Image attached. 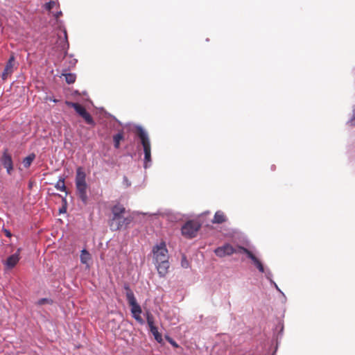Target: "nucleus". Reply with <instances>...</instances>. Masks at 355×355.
I'll return each mask as SVG.
<instances>
[{
    "label": "nucleus",
    "mask_w": 355,
    "mask_h": 355,
    "mask_svg": "<svg viewBox=\"0 0 355 355\" xmlns=\"http://www.w3.org/2000/svg\"><path fill=\"white\" fill-rule=\"evenodd\" d=\"M135 130L138 132V139L144 151V168L147 169L152 165L150 141L147 131L141 125H135Z\"/></svg>",
    "instance_id": "f257e3e1"
},
{
    "label": "nucleus",
    "mask_w": 355,
    "mask_h": 355,
    "mask_svg": "<svg viewBox=\"0 0 355 355\" xmlns=\"http://www.w3.org/2000/svg\"><path fill=\"white\" fill-rule=\"evenodd\" d=\"M124 290H125L126 300L129 306H130V312L132 317L141 325L145 324V320L141 317L142 309L140 304L137 302V300L135 296L133 291L131 290L130 285L128 283H125L123 286Z\"/></svg>",
    "instance_id": "f03ea898"
},
{
    "label": "nucleus",
    "mask_w": 355,
    "mask_h": 355,
    "mask_svg": "<svg viewBox=\"0 0 355 355\" xmlns=\"http://www.w3.org/2000/svg\"><path fill=\"white\" fill-rule=\"evenodd\" d=\"M65 104L70 107L73 108L75 112L78 115L82 117L85 123L92 127L96 126V123L93 119L92 116L89 114V112L86 110V108L77 103L72 101H66Z\"/></svg>",
    "instance_id": "7ed1b4c3"
},
{
    "label": "nucleus",
    "mask_w": 355,
    "mask_h": 355,
    "mask_svg": "<svg viewBox=\"0 0 355 355\" xmlns=\"http://www.w3.org/2000/svg\"><path fill=\"white\" fill-rule=\"evenodd\" d=\"M245 258L251 261V263L255 267L259 272L265 271V267L259 257L258 252L254 249L252 250L249 241L245 239Z\"/></svg>",
    "instance_id": "20e7f679"
},
{
    "label": "nucleus",
    "mask_w": 355,
    "mask_h": 355,
    "mask_svg": "<svg viewBox=\"0 0 355 355\" xmlns=\"http://www.w3.org/2000/svg\"><path fill=\"white\" fill-rule=\"evenodd\" d=\"M0 165L6 170L7 175H12L15 171V164L9 149L3 148L0 155Z\"/></svg>",
    "instance_id": "39448f33"
},
{
    "label": "nucleus",
    "mask_w": 355,
    "mask_h": 355,
    "mask_svg": "<svg viewBox=\"0 0 355 355\" xmlns=\"http://www.w3.org/2000/svg\"><path fill=\"white\" fill-rule=\"evenodd\" d=\"M214 252L217 257L222 258L234 253L244 254V246L239 245L237 248H234L231 244L225 243L217 247Z\"/></svg>",
    "instance_id": "423d86ee"
},
{
    "label": "nucleus",
    "mask_w": 355,
    "mask_h": 355,
    "mask_svg": "<svg viewBox=\"0 0 355 355\" xmlns=\"http://www.w3.org/2000/svg\"><path fill=\"white\" fill-rule=\"evenodd\" d=\"M201 225L198 222L188 220L181 227L182 234L189 239H193L196 236L197 232L200 229Z\"/></svg>",
    "instance_id": "0eeeda50"
},
{
    "label": "nucleus",
    "mask_w": 355,
    "mask_h": 355,
    "mask_svg": "<svg viewBox=\"0 0 355 355\" xmlns=\"http://www.w3.org/2000/svg\"><path fill=\"white\" fill-rule=\"evenodd\" d=\"M153 261L168 259V251L165 241L155 244L152 249Z\"/></svg>",
    "instance_id": "6e6552de"
},
{
    "label": "nucleus",
    "mask_w": 355,
    "mask_h": 355,
    "mask_svg": "<svg viewBox=\"0 0 355 355\" xmlns=\"http://www.w3.org/2000/svg\"><path fill=\"white\" fill-rule=\"evenodd\" d=\"M21 248H18L16 252L9 255L6 259L2 260L1 262L6 270H11L17 265L21 259Z\"/></svg>",
    "instance_id": "1a4fd4ad"
},
{
    "label": "nucleus",
    "mask_w": 355,
    "mask_h": 355,
    "mask_svg": "<svg viewBox=\"0 0 355 355\" xmlns=\"http://www.w3.org/2000/svg\"><path fill=\"white\" fill-rule=\"evenodd\" d=\"M132 220L133 217L131 216L126 217L122 216L121 220H116L115 222H108V224L110 230L112 232H115L121 230H127Z\"/></svg>",
    "instance_id": "9d476101"
},
{
    "label": "nucleus",
    "mask_w": 355,
    "mask_h": 355,
    "mask_svg": "<svg viewBox=\"0 0 355 355\" xmlns=\"http://www.w3.org/2000/svg\"><path fill=\"white\" fill-rule=\"evenodd\" d=\"M76 191L78 198L84 205H87L89 201L87 196L88 184L86 181L75 182Z\"/></svg>",
    "instance_id": "9b49d317"
},
{
    "label": "nucleus",
    "mask_w": 355,
    "mask_h": 355,
    "mask_svg": "<svg viewBox=\"0 0 355 355\" xmlns=\"http://www.w3.org/2000/svg\"><path fill=\"white\" fill-rule=\"evenodd\" d=\"M159 277H164L168 272L170 263L168 259L153 261Z\"/></svg>",
    "instance_id": "f8f14e48"
},
{
    "label": "nucleus",
    "mask_w": 355,
    "mask_h": 355,
    "mask_svg": "<svg viewBox=\"0 0 355 355\" xmlns=\"http://www.w3.org/2000/svg\"><path fill=\"white\" fill-rule=\"evenodd\" d=\"M284 325L282 320L278 319L277 322L273 329V339L276 341V345H279L284 334Z\"/></svg>",
    "instance_id": "ddd939ff"
},
{
    "label": "nucleus",
    "mask_w": 355,
    "mask_h": 355,
    "mask_svg": "<svg viewBox=\"0 0 355 355\" xmlns=\"http://www.w3.org/2000/svg\"><path fill=\"white\" fill-rule=\"evenodd\" d=\"M111 211L112 217L109 220V222H115L116 220H121V218L123 216V214L125 212V208L123 205L117 204L112 207Z\"/></svg>",
    "instance_id": "4468645a"
},
{
    "label": "nucleus",
    "mask_w": 355,
    "mask_h": 355,
    "mask_svg": "<svg viewBox=\"0 0 355 355\" xmlns=\"http://www.w3.org/2000/svg\"><path fill=\"white\" fill-rule=\"evenodd\" d=\"M15 61V57L13 54H12L8 61L6 63L4 69L1 73L2 80H5L7 79L9 74L12 73L13 69V63Z\"/></svg>",
    "instance_id": "2eb2a0df"
},
{
    "label": "nucleus",
    "mask_w": 355,
    "mask_h": 355,
    "mask_svg": "<svg viewBox=\"0 0 355 355\" xmlns=\"http://www.w3.org/2000/svg\"><path fill=\"white\" fill-rule=\"evenodd\" d=\"M58 46L60 50H67L69 49V42L68 39V34L67 30H64V35L62 37L60 35H58Z\"/></svg>",
    "instance_id": "dca6fc26"
},
{
    "label": "nucleus",
    "mask_w": 355,
    "mask_h": 355,
    "mask_svg": "<svg viewBox=\"0 0 355 355\" xmlns=\"http://www.w3.org/2000/svg\"><path fill=\"white\" fill-rule=\"evenodd\" d=\"M149 331L153 334L154 339L160 345L164 344L162 335L159 332L158 328L155 326V323L148 325Z\"/></svg>",
    "instance_id": "f3484780"
},
{
    "label": "nucleus",
    "mask_w": 355,
    "mask_h": 355,
    "mask_svg": "<svg viewBox=\"0 0 355 355\" xmlns=\"http://www.w3.org/2000/svg\"><path fill=\"white\" fill-rule=\"evenodd\" d=\"M69 70H67L66 68L62 69L61 76L64 77L65 82L69 84H73L76 82V74L75 73L69 72Z\"/></svg>",
    "instance_id": "a211bd4d"
},
{
    "label": "nucleus",
    "mask_w": 355,
    "mask_h": 355,
    "mask_svg": "<svg viewBox=\"0 0 355 355\" xmlns=\"http://www.w3.org/2000/svg\"><path fill=\"white\" fill-rule=\"evenodd\" d=\"M227 220V218L225 214L222 211L218 210L214 214V218L211 220V223L214 224H222Z\"/></svg>",
    "instance_id": "6ab92c4d"
},
{
    "label": "nucleus",
    "mask_w": 355,
    "mask_h": 355,
    "mask_svg": "<svg viewBox=\"0 0 355 355\" xmlns=\"http://www.w3.org/2000/svg\"><path fill=\"white\" fill-rule=\"evenodd\" d=\"M123 140H124V132L123 129H121L116 134L113 135L114 147L116 149L119 148L120 143Z\"/></svg>",
    "instance_id": "aec40b11"
},
{
    "label": "nucleus",
    "mask_w": 355,
    "mask_h": 355,
    "mask_svg": "<svg viewBox=\"0 0 355 355\" xmlns=\"http://www.w3.org/2000/svg\"><path fill=\"white\" fill-rule=\"evenodd\" d=\"M91 259H92V257H91L89 252L86 248H84L80 251V263L86 265L87 267H89V261Z\"/></svg>",
    "instance_id": "412c9836"
},
{
    "label": "nucleus",
    "mask_w": 355,
    "mask_h": 355,
    "mask_svg": "<svg viewBox=\"0 0 355 355\" xmlns=\"http://www.w3.org/2000/svg\"><path fill=\"white\" fill-rule=\"evenodd\" d=\"M64 180L65 177L62 175L60 176L58 182L55 184V188L60 191L65 192L66 196H67L69 191L67 189V187L64 184Z\"/></svg>",
    "instance_id": "4be33fe9"
},
{
    "label": "nucleus",
    "mask_w": 355,
    "mask_h": 355,
    "mask_svg": "<svg viewBox=\"0 0 355 355\" xmlns=\"http://www.w3.org/2000/svg\"><path fill=\"white\" fill-rule=\"evenodd\" d=\"M86 181V173L82 166L76 168L75 182Z\"/></svg>",
    "instance_id": "5701e85b"
},
{
    "label": "nucleus",
    "mask_w": 355,
    "mask_h": 355,
    "mask_svg": "<svg viewBox=\"0 0 355 355\" xmlns=\"http://www.w3.org/2000/svg\"><path fill=\"white\" fill-rule=\"evenodd\" d=\"M36 157V155L34 153L28 154L26 157L22 159V164L25 168H28Z\"/></svg>",
    "instance_id": "b1692460"
},
{
    "label": "nucleus",
    "mask_w": 355,
    "mask_h": 355,
    "mask_svg": "<svg viewBox=\"0 0 355 355\" xmlns=\"http://www.w3.org/2000/svg\"><path fill=\"white\" fill-rule=\"evenodd\" d=\"M53 303H54V301L53 299L49 298V297H42V298L39 299L35 302V305L37 306H41L44 304L52 305Z\"/></svg>",
    "instance_id": "393cba45"
},
{
    "label": "nucleus",
    "mask_w": 355,
    "mask_h": 355,
    "mask_svg": "<svg viewBox=\"0 0 355 355\" xmlns=\"http://www.w3.org/2000/svg\"><path fill=\"white\" fill-rule=\"evenodd\" d=\"M69 58V60H67L64 63V68H66L67 70H71V69H73L78 62V60L76 58H74V57Z\"/></svg>",
    "instance_id": "a878e982"
},
{
    "label": "nucleus",
    "mask_w": 355,
    "mask_h": 355,
    "mask_svg": "<svg viewBox=\"0 0 355 355\" xmlns=\"http://www.w3.org/2000/svg\"><path fill=\"white\" fill-rule=\"evenodd\" d=\"M144 315L146 317V322H147L148 326L151 324L155 323L154 316H153V315L152 314V313L149 310H146L144 312Z\"/></svg>",
    "instance_id": "bb28decb"
},
{
    "label": "nucleus",
    "mask_w": 355,
    "mask_h": 355,
    "mask_svg": "<svg viewBox=\"0 0 355 355\" xmlns=\"http://www.w3.org/2000/svg\"><path fill=\"white\" fill-rule=\"evenodd\" d=\"M169 220L171 221H178L182 220V216L180 213L168 212L167 214Z\"/></svg>",
    "instance_id": "cd10ccee"
},
{
    "label": "nucleus",
    "mask_w": 355,
    "mask_h": 355,
    "mask_svg": "<svg viewBox=\"0 0 355 355\" xmlns=\"http://www.w3.org/2000/svg\"><path fill=\"white\" fill-rule=\"evenodd\" d=\"M166 340L174 348H180V345L168 334L164 336Z\"/></svg>",
    "instance_id": "c85d7f7f"
},
{
    "label": "nucleus",
    "mask_w": 355,
    "mask_h": 355,
    "mask_svg": "<svg viewBox=\"0 0 355 355\" xmlns=\"http://www.w3.org/2000/svg\"><path fill=\"white\" fill-rule=\"evenodd\" d=\"M263 273L265 274V277L269 281L270 283L271 282V281H274L272 279L273 274L270 268H265V271Z\"/></svg>",
    "instance_id": "c756f323"
},
{
    "label": "nucleus",
    "mask_w": 355,
    "mask_h": 355,
    "mask_svg": "<svg viewBox=\"0 0 355 355\" xmlns=\"http://www.w3.org/2000/svg\"><path fill=\"white\" fill-rule=\"evenodd\" d=\"M55 6V1L53 0H49L48 2L45 3V4L43 6V8L47 11H51Z\"/></svg>",
    "instance_id": "7c9ffc66"
},
{
    "label": "nucleus",
    "mask_w": 355,
    "mask_h": 355,
    "mask_svg": "<svg viewBox=\"0 0 355 355\" xmlns=\"http://www.w3.org/2000/svg\"><path fill=\"white\" fill-rule=\"evenodd\" d=\"M52 195L62 198V205L67 207V196H62L61 194L58 193H52Z\"/></svg>",
    "instance_id": "2f4dec72"
},
{
    "label": "nucleus",
    "mask_w": 355,
    "mask_h": 355,
    "mask_svg": "<svg viewBox=\"0 0 355 355\" xmlns=\"http://www.w3.org/2000/svg\"><path fill=\"white\" fill-rule=\"evenodd\" d=\"M347 123L352 126L355 125V105L352 108V116L349 119Z\"/></svg>",
    "instance_id": "473e14b6"
},
{
    "label": "nucleus",
    "mask_w": 355,
    "mask_h": 355,
    "mask_svg": "<svg viewBox=\"0 0 355 355\" xmlns=\"http://www.w3.org/2000/svg\"><path fill=\"white\" fill-rule=\"evenodd\" d=\"M105 115L106 116H107V117H110V118L112 119H113L114 121H116V122L119 125H121V126H123V123H122L121 121H119V119H118L115 116H114L113 114H110V113H109V112H105Z\"/></svg>",
    "instance_id": "72a5a7b5"
},
{
    "label": "nucleus",
    "mask_w": 355,
    "mask_h": 355,
    "mask_svg": "<svg viewBox=\"0 0 355 355\" xmlns=\"http://www.w3.org/2000/svg\"><path fill=\"white\" fill-rule=\"evenodd\" d=\"M181 266L184 268H188L189 267V263L184 255L182 258Z\"/></svg>",
    "instance_id": "f704fd0d"
},
{
    "label": "nucleus",
    "mask_w": 355,
    "mask_h": 355,
    "mask_svg": "<svg viewBox=\"0 0 355 355\" xmlns=\"http://www.w3.org/2000/svg\"><path fill=\"white\" fill-rule=\"evenodd\" d=\"M57 23L58 24V29L60 30L64 33V30H67L64 25V21L62 20H58Z\"/></svg>",
    "instance_id": "c9c22d12"
},
{
    "label": "nucleus",
    "mask_w": 355,
    "mask_h": 355,
    "mask_svg": "<svg viewBox=\"0 0 355 355\" xmlns=\"http://www.w3.org/2000/svg\"><path fill=\"white\" fill-rule=\"evenodd\" d=\"M123 184L127 188L131 186V182L127 178V176L124 175L123 178Z\"/></svg>",
    "instance_id": "e433bc0d"
},
{
    "label": "nucleus",
    "mask_w": 355,
    "mask_h": 355,
    "mask_svg": "<svg viewBox=\"0 0 355 355\" xmlns=\"http://www.w3.org/2000/svg\"><path fill=\"white\" fill-rule=\"evenodd\" d=\"M68 51H69V49L60 50V51H62V53L63 54V59L67 58V57H69V58H73L74 57V55L73 53H69Z\"/></svg>",
    "instance_id": "4c0bfd02"
},
{
    "label": "nucleus",
    "mask_w": 355,
    "mask_h": 355,
    "mask_svg": "<svg viewBox=\"0 0 355 355\" xmlns=\"http://www.w3.org/2000/svg\"><path fill=\"white\" fill-rule=\"evenodd\" d=\"M2 232L4 233L5 236L8 238H11L12 236L11 232L8 229L5 228L4 226L2 227Z\"/></svg>",
    "instance_id": "58836bf2"
},
{
    "label": "nucleus",
    "mask_w": 355,
    "mask_h": 355,
    "mask_svg": "<svg viewBox=\"0 0 355 355\" xmlns=\"http://www.w3.org/2000/svg\"><path fill=\"white\" fill-rule=\"evenodd\" d=\"M270 284L272 287L275 288L277 292L282 293V291L279 288L278 285L274 281H271Z\"/></svg>",
    "instance_id": "ea45409f"
},
{
    "label": "nucleus",
    "mask_w": 355,
    "mask_h": 355,
    "mask_svg": "<svg viewBox=\"0 0 355 355\" xmlns=\"http://www.w3.org/2000/svg\"><path fill=\"white\" fill-rule=\"evenodd\" d=\"M67 207L66 206H64V205H62L59 209H58V212L60 214H66L67 213Z\"/></svg>",
    "instance_id": "a19ab883"
},
{
    "label": "nucleus",
    "mask_w": 355,
    "mask_h": 355,
    "mask_svg": "<svg viewBox=\"0 0 355 355\" xmlns=\"http://www.w3.org/2000/svg\"><path fill=\"white\" fill-rule=\"evenodd\" d=\"M62 15V10L57 11L55 13L53 14V17L58 21V20H60L58 18Z\"/></svg>",
    "instance_id": "79ce46f5"
},
{
    "label": "nucleus",
    "mask_w": 355,
    "mask_h": 355,
    "mask_svg": "<svg viewBox=\"0 0 355 355\" xmlns=\"http://www.w3.org/2000/svg\"><path fill=\"white\" fill-rule=\"evenodd\" d=\"M45 99L46 101H49L53 102L55 103H57L59 102V101L58 99L55 98L53 96H47Z\"/></svg>",
    "instance_id": "37998d69"
},
{
    "label": "nucleus",
    "mask_w": 355,
    "mask_h": 355,
    "mask_svg": "<svg viewBox=\"0 0 355 355\" xmlns=\"http://www.w3.org/2000/svg\"><path fill=\"white\" fill-rule=\"evenodd\" d=\"M279 293L282 295V302L286 303V302L287 300L286 296L285 295V294L284 293L283 291H282V293Z\"/></svg>",
    "instance_id": "c03bdc74"
},
{
    "label": "nucleus",
    "mask_w": 355,
    "mask_h": 355,
    "mask_svg": "<svg viewBox=\"0 0 355 355\" xmlns=\"http://www.w3.org/2000/svg\"><path fill=\"white\" fill-rule=\"evenodd\" d=\"M72 94L74 96H80V92L78 89L73 90Z\"/></svg>",
    "instance_id": "a18cd8bd"
},
{
    "label": "nucleus",
    "mask_w": 355,
    "mask_h": 355,
    "mask_svg": "<svg viewBox=\"0 0 355 355\" xmlns=\"http://www.w3.org/2000/svg\"><path fill=\"white\" fill-rule=\"evenodd\" d=\"M277 348H278V346H277V345H276V346H275V349L274 352L272 353V354H271V355H275V354H276V352H277Z\"/></svg>",
    "instance_id": "49530a36"
},
{
    "label": "nucleus",
    "mask_w": 355,
    "mask_h": 355,
    "mask_svg": "<svg viewBox=\"0 0 355 355\" xmlns=\"http://www.w3.org/2000/svg\"><path fill=\"white\" fill-rule=\"evenodd\" d=\"M271 170H272V171L275 170V165H272V166H271Z\"/></svg>",
    "instance_id": "de8ad7c7"
},
{
    "label": "nucleus",
    "mask_w": 355,
    "mask_h": 355,
    "mask_svg": "<svg viewBox=\"0 0 355 355\" xmlns=\"http://www.w3.org/2000/svg\"><path fill=\"white\" fill-rule=\"evenodd\" d=\"M83 95H87V92L86 91H83L82 92Z\"/></svg>",
    "instance_id": "09e8293b"
}]
</instances>
